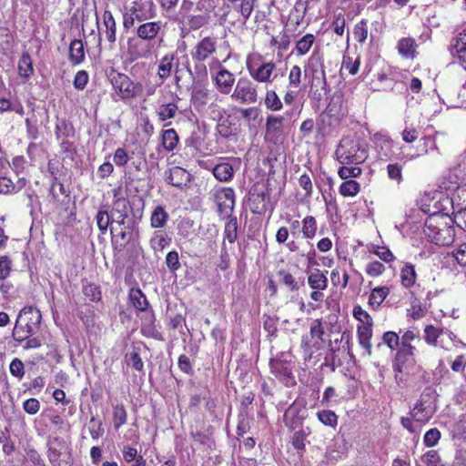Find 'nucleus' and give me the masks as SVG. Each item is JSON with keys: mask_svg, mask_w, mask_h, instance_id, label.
<instances>
[{"mask_svg": "<svg viewBox=\"0 0 466 466\" xmlns=\"http://www.w3.org/2000/svg\"><path fill=\"white\" fill-rule=\"evenodd\" d=\"M423 232L436 245L449 246L454 241L455 230L448 214L435 212L428 217Z\"/></svg>", "mask_w": 466, "mask_h": 466, "instance_id": "f257e3e1", "label": "nucleus"}, {"mask_svg": "<svg viewBox=\"0 0 466 466\" xmlns=\"http://www.w3.org/2000/svg\"><path fill=\"white\" fill-rule=\"evenodd\" d=\"M335 155L341 165H360L368 158L367 144L356 137H344L340 140Z\"/></svg>", "mask_w": 466, "mask_h": 466, "instance_id": "f03ea898", "label": "nucleus"}, {"mask_svg": "<svg viewBox=\"0 0 466 466\" xmlns=\"http://www.w3.org/2000/svg\"><path fill=\"white\" fill-rule=\"evenodd\" d=\"M437 397L436 390L431 387L424 389L414 408L410 412L416 422L425 424L432 418L437 410Z\"/></svg>", "mask_w": 466, "mask_h": 466, "instance_id": "7ed1b4c3", "label": "nucleus"}, {"mask_svg": "<svg viewBox=\"0 0 466 466\" xmlns=\"http://www.w3.org/2000/svg\"><path fill=\"white\" fill-rule=\"evenodd\" d=\"M47 458L52 466H72L70 444L60 437L49 438Z\"/></svg>", "mask_w": 466, "mask_h": 466, "instance_id": "20e7f679", "label": "nucleus"}, {"mask_svg": "<svg viewBox=\"0 0 466 466\" xmlns=\"http://www.w3.org/2000/svg\"><path fill=\"white\" fill-rule=\"evenodd\" d=\"M153 3H144L141 0L134 1L132 6L123 15V27L129 30L135 26L136 24H141L145 21L150 20L155 16V12L152 9Z\"/></svg>", "mask_w": 466, "mask_h": 466, "instance_id": "39448f33", "label": "nucleus"}, {"mask_svg": "<svg viewBox=\"0 0 466 466\" xmlns=\"http://www.w3.org/2000/svg\"><path fill=\"white\" fill-rule=\"evenodd\" d=\"M119 189H114V201L112 205V221L119 225L125 226V228L135 230L136 221L129 218V213L132 211L129 201L126 198L118 197Z\"/></svg>", "mask_w": 466, "mask_h": 466, "instance_id": "423d86ee", "label": "nucleus"}, {"mask_svg": "<svg viewBox=\"0 0 466 466\" xmlns=\"http://www.w3.org/2000/svg\"><path fill=\"white\" fill-rule=\"evenodd\" d=\"M230 97L240 105L256 104L258 100V86L249 78L239 77Z\"/></svg>", "mask_w": 466, "mask_h": 466, "instance_id": "0eeeda50", "label": "nucleus"}, {"mask_svg": "<svg viewBox=\"0 0 466 466\" xmlns=\"http://www.w3.org/2000/svg\"><path fill=\"white\" fill-rule=\"evenodd\" d=\"M110 82L122 99H129L137 96L140 87L133 83L126 74L112 72L109 76Z\"/></svg>", "mask_w": 466, "mask_h": 466, "instance_id": "6e6552de", "label": "nucleus"}, {"mask_svg": "<svg viewBox=\"0 0 466 466\" xmlns=\"http://www.w3.org/2000/svg\"><path fill=\"white\" fill-rule=\"evenodd\" d=\"M211 80L221 95H231L236 86V77L233 73L218 62L217 70L211 73Z\"/></svg>", "mask_w": 466, "mask_h": 466, "instance_id": "1a4fd4ad", "label": "nucleus"}, {"mask_svg": "<svg viewBox=\"0 0 466 466\" xmlns=\"http://www.w3.org/2000/svg\"><path fill=\"white\" fill-rule=\"evenodd\" d=\"M217 51V38L206 36L192 48L190 55L194 62L202 63L211 57Z\"/></svg>", "mask_w": 466, "mask_h": 466, "instance_id": "9d476101", "label": "nucleus"}, {"mask_svg": "<svg viewBox=\"0 0 466 466\" xmlns=\"http://www.w3.org/2000/svg\"><path fill=\"white\" fill-rule=\"evenodd\" d=\"M214 199L218 206L219 216L230 217L235 207V193L230 187H220L215 190Z\"/></svg>", "mask_w": 466, "mask_h": 466, "instance_id": "9b49d317", "label": "nucleus"}, {"mask_svg": "<svg viewBox=\"0 0 466 466\" xmlns=\"http://www.w3.org/2000/svg\"><path fill=\"white\" fill-rule=\"evenodd\" d=\"M41 319L40 311L36 308L29 306L21 309L16 320L21 323L27 332L35 333L39 329Z\"/></svg>", "mask_w": 466, "mask_h": 466, "instance_id": "f8f14e48", "label": "nucleus"}, {"mask_svg": "<svg viewBox=\"0 0 466 466\" xmlns=\"http://www.w3.org/2000/svg\"><path fill=\"white\" fill-rule=\"evenodd\" d=\"M153 46L137 35L128 37L127 42V54L134 60L147 58L152 53Z\"/></svg>", "mask_w": 466, "mask_h": 466, "instance_id": "ddd939ff", "label": "nucleus"}, {"mask_svg": "<svg viewBox=\"0 0 466 466\" xmlns=\"http://www.w3.org/2000/svg\"><path fill=\"white\" fill-rule=\"evenodd\" d=\"M163 31V24L161 21H145L139 24L135 34L138 37L147 40L151 44L158 35Z\"/></svg>", "mask_w": 466, "mask_h": 466, "instance_id": "4468645a", "label": "nucleus"}, {"mask_svg": "<svg viewBox=\"0 0 466 466\" xmlns=\"http://www.w3.org/2000/svg\"><path fill=\"white\" fill-rule=\"evenodd\" d=\"M248 71L251 78L258 83L272 82V74L276 68V64L272 61L264 63L258 67L247 66Z\"/></svg>", "mask_w": 466, "mask_h": 466, "instance_id": "2eb2a0df", "label": "nucleus"}, {"mask_svg": "<svg viewBox=\"0 0 466 466\" xmlns=\"http://www.w3.org/2000/svg\"><path fill=\"white\" fill-rule=\"evenodd\" d=\"M165 180L167 183L176 187H182L190 182V174L180 167H174L166 172Z\"/></svg>", "mask_w": 466, "mask_h": 466, "instance_id": "dca6fc26", "label": "nucleus"}, {"mask_svg": "<svg viewBox=\"0 0 466 466\" xmlns=\"http://www.w3.org/2000/svg\"><path fill=\"white\" fill-rule=\"evenodd\" d=\"M399 350L395 357L394 371L402 372V366L413 355L415 348L411 344L400 342Z\"/></svg>", "mask_w": 466, "mask_h": 466, "instance_id": "f3484780", "label": "nucleus"}, {"mask_svg": "<svg viewBox=\"0 0 466 466\" xmlns=\"http://www.w3.org/2000/svg\"><path fill=\"white\" fill-rule=\"evenodd\" d=\"M175 62L177 64V58L173 53H168L160 59L157 67V75L160 79L165 80L170 76Z\"/></svg>", "mask_w": 466, "mask_h": 466, "instance_id": "a211bd4d", "label": "nucleus"}, {"mask_svg": "<svg viewBox=\"0 0 466 466\" xmlns=\"http://www.w3.org/2000/svg\"><path fill=\"white\" fill-rule=\"evenodd\" d=\"M308 283L312 289L324 290L328 287V279L319 268L308 273Z\"/></svg>", "mask_w": 466, "mask_h": 466, "instance_id": "6ab92c4d", "label": "nucleus"}, {"mask_svg": "<svg viewBox=\"0 0 466 466\" xmlns=\"http://www.w3.org/2000/svg\"><path fill=\"white\" fill-rule=\"evenodd\" d=\"M360 344L366 350L369 356L371 355L372 324L360 325L357 329Z\"/></svg>", "mask_w": 466, "mask_h": 466, "instance_id": "aec40b11", "label": "nucleus"}, {"mask_svg": "<svg viewBox=\"0 0 466 466\" xmlns=\"http://www.w3.org/2000/svg\"><path fill=\"white\" fill-rule=\"evenodd\" d=\"M25 179H19L17 183H14L9 177L0 176V194H15L20 191L25 187Z\"/></svg>", "mask_w": 466, "mask_h": 466, "instance_id": "412c9836", "label": "nucleus"}, {"mask_svg": "<svg viewBox=\"0 0 466 466\" xmlns=\"http://www.w3.org/2000/svg\"><path fill=\"white\" fill-rule=\"evenodd\" d=\"M103 24L106 27L105 35L106 40L110 44H114L116 40V25L110 11H105L103 14Z\"/></svg>", "mask_w": 466, "mask_h": 466, "instance_id": "4be33fe9", "label": "nucleus"}, {"mask_svg": "<svg viewBox=\"0 0 466 466\" xmlns=\"http://www.w3.org/2000/svg\"><path fill=\"white\" fill-rule=\"evenodd\" d=\"M400 278L401 285L406 289H410L416 283L417 274L415 268L410 263H406L400 269Z\"/></svg>", "mask_w": 466, "mask_h": 466, "instance_id": "5701e85b", "label": "nucleus"}, {"mask_svg": "<svg viewBox=\"0 0 466 466\" xmlns=\"http://www.w3.org/2000/svg\"><path fill=\"white\" fill-rule=\"evenodd\" d=\"M417 44L414 38L404 37L398 42L399 53L406 58H414Z\"/></svg>", "mask_w": 466, "mask_h": 466, "instance_id": "b1692460", "label": "nucleus"}, {"mask_svg": "<svg viewBox=\"0 0 466 466\" xmlns=\"http://www.w3.org/2000/svg\"><path fill=\"white\" fill-rule=\"evenodd\" d=\"M85 58L84 45L81 40L75 39L70 43L69 60L74 65L80 64Z\"/></svg>", "mask_w": 466, "mask_h": 466, "instance_id": "393cba45", "label": "nucleus"}, {"mask_svg": "<svg viewBox=\"0 0 466 466\" xmlns=\"http://www.w3.org/2000/svg\"><path fill=\"white\" fill-rule=\"evenodd\" d=\"M213 175L218 180L227 182L233 178L234 169L228 163H219L213 168Z\"/></svg>", "mask_w": 466, "mask_h": 466, "instance_id": "a878e982", "label": "nucleus"}, {"mask_svg": "<svg viewBox=\"0 0 466 466\" xmlns=\"http://www.w3.org/2000/svg\"><path fill=\"white\" fill-rule=\"evenodd\" d=\"M128 297L136 309L145 311L147 309L148 301L145 294L139 289H131Z\"/></svg>", "mask_w": 466, "mask_h": 466, "instance_id": "bb28decb", "label": "nucleus"}, {"mask_svg": "<svg viewBox=\"0 0 466 466\" xmlns=\"http://www.w3.org/2000/svg\"><path fill=\"white\" fill-rule=\"evenodd\" d=\"M283 121V116H268L266 121V136L271 137H277L281 132Z\"/></svg>", "mask_w": 466, "mask_h": 466, "instance_id": "cd10ccee", "label": "nucleus"}, {"mask_svg": "<svg viewBox=\"0 0 466 466\" xmlns=\"http://www.w3.org/2000/svg\"><path fill=\"white\" fill-rule=\"evenodd\" d=\"M168 219V214L162 206H157L155 208L151 214L150 223L151 227L154 228H163Z\"/></svg>", "mask_w": 466, "mask_h": 466, "instance_id": "c85d7f7f", "label": "nucleus"}, {"mask_svg": "<svg viewBox=\"0 0 466 466\" xmlns=\"http://www.w3.org/2000/svg\"><path fill=\"white\" fill-rule=\"evenodd\" d=\"M178 111V106L176 103L162 104L157 108V115L160 121H166L174 118Z\"/></svg>", "mask_w": 466, "mask_h": 466, "instance_id": "c756f323", "label": "nucleus"}, {"mask_svg": "<svg viewBox=\"0 0 466 466\" xmlns=\"http://www.w3.org/2000/svg\"><path fill=\"white\" fill-rule=\"evenodd\" d=\"M208 100V91L205 88H195L191 93V102L196 110L203 108Z\"/></svg>", "mask_w": 466, "mask_h": 466, "instance_id": "7c9ffc66", "label": "nucleus"}, {"mask_svg": "<svg viewBox=\"0 0 466 466\" xmlns=\"http://www.w3.org/2000/svg\"><path fill=\"white\" fill-rule=\"evenodd\" d=\"M179 137L173 128L167 129L162 133V146L167 151H173L178 143Z\"/></svg>", "mask_w": 466, "mask_h": 466, "instance_id": "2f4dec72", "label": "nucleus"}, {"mask_svg": "<svg viewBox=\"0 0 466 466\" xmlns=\"http://www.w3.org/2000/svg\"><path fill=\"white\" fill-rule=\"evenodd\" d=\"M34 72L31 56L24 53L18 62V73L21 76L28 78Z\"/></svg>", "mask_w": 466, "mask_h": 466, "instance_id": "473e14b6", "label": "nucleus"}, {"mask_svg": "<svg viewBox=\"0 0 466 466\" xmlns=\"http://www.w3.org/2000/svg\"><path fill=\"white\" fill-rule=\"evenodd\" d=\"M315 42V36L312 34H307L296 43V52L298 56L306 55Z\"/></svg>", "mask_w": 466, "mask_h": 466, "instance_id": "72a5a7b5", "label": "nucleus"}, {"mask_svg": "<svg viewBox=\"0 0 466 466\" xmlns=\"http://www.w3.org/2000/svg\"><path fill=\"white\" fill-rule=\"evenodd\" d=\"M229 219L225 225L224 239L234 243L238 238V220L236 217H228Z\"/></svg>", "mask_w": 466, "mask_h": 466, "instance_id": "f704fd0d", "label": "nucleus"}, {"mask_svg": "<svg viewBox=\"0 0 466 466\" xmlns=\"http://www.w3.org/2000/svg\"><path fill=\"white\" fill-rule=\"evenodd\" d=\"M360 191V185L359 182L350 179L345 180L340 186H339V193L343 197H355L357 196Z\"/></svg>", "mask_w": 466, "mask_h": 466, "instance_id": "c9c22d12", "label": "nucleus"}, {"mask_svg": "<svg viewBox=\"0 0 466 466\" xmlns=\"http://www.w3.org/2000/svg\"><path fill=\"white\" fill-rule=\"evenodd\" d=\"M441 329L433 325H427L424 329V339L430 345L439 346Z\"/></svg>", "mask_w": 466, "mask_h": 466, "instance_id": "e433bc0d", "label": "nucleus"}, {"mask_svg": "<svg viewBox=\"0 0 466 466\" xmlns=\"http://www.w3.org/2000/svg\"><path fill=\"white\" fill-rule=\"evenodd\" d=\"M389 289L387 287H380L372 289L369 303L372 307H379L386 299L389 294Z\"/></svg>", "mask_w": 466, "mask_h": 466, "instance_id": "4c0bfd02", "label": "nucleus"}, {"mask_svg": "<svg viewBox=\"0 0 466 466\" xmlns=\"http://www.w3.org/2000/svg\"><path fill=\"white\" fill-rule=\"evenodd\" d=\"M317 232V222L314 217L307 216L302 220V234L306 238H313Z\"/></svg>", "mask_w": 466, "mask_h": 466, "instance_id": "58836bf2", "label": "nucleus"}, {"mask_svg": "<svg viewBox=\"0 0 466 466\" xmlns=\"http://www.w3.org/2000/svg\"><path fill=\"white\" fill-rule=\"evenodd\" d=\"M264 103L267 108L272 111H279L283 106L282 102L280 101L277 93L275 92V90L272 89L267 90Z\"/></svg>", "mask_w": 466, "mask_h": 466, "instance_id": "ea45409f", "label": "nucleus"}, {"mask_svg": "<svg viewBox=\"0 0 466 466\" xmlns=\"http://www.w3.org/2000/svg\"><path fill=\"white\" fill-rule=\"evenodd\" d=\"M168 243L169 238L161 231L154 232L150 239V246L155 251H162Z\"/></svg>", "mask_w": 466, "mask_h": 466, "instance_id": "a19ab883", "label": "nucleus"}, {"mask_svg": "<svg viewBox=\"0 0 466 466\" xmlns=\"http://www.w3.org/2000/svg\"><path fill=\"white\" fill-rule=\"evenodd\" d=\"M127 410L122 404H117L113 410V422L115 429H119L127 422Z\"/></svg>", "mask_w": 466, "mask_h": 466, "instance_id": "79ce46f5", "label": "nucleus"}, {"mask_svg": "<svg viewBox=\"0 0 466 466\" xmlns=\"http://www.w3.org/2000/svg\"><path fill=\"white\" fill-rule=\"evenodd\" d=\"M420 461L426 466H444V464L441 461V456L435 450H431L425 452L420 457Z\"/></svg>", "mask_w": 466, "mask_h": 466, "instance_id": "37998d69", "label": "nucleus"}, {"mask_svg": "<svg viewBox=\"0 0 466 466\" xmlns=\"http://www.w3.org/2000/svg\"><path fill=\"white\" fill-rule=\"evenodd\" d=\"M348 166L349 165H342L338 171V175L341 179L350 180V177H358L361 175L362 170L358 165L354 167Z\"/></svg>", "mask_w": 466, "mask_h": 466, "instance_id": "c03bdc74", "label": "nucleus"}, {"mask_svg": "<svg viewBox=\"0 0 466 466\" xmlns=\"http://www.w3.org/2000/svg\"><path fill=\"white\" fill-rule=\"evenodd\" d=\"M96 224L99 230L105 233L108 226L113 223L112 215H109L107 210H99L96 216Z\"/></svg>", "mask_w": 466, "mask_h": 466, "instance_id": "a18cd8bd", "label": "nucleus"}, {"mask_svg": "<svg viewBox=\"0 0 466 466\" xmlns=\"http://www.w3.org/2000/svg\"><path fill=\"white\" fill-rule=\"evenodd\" d=\"M318 419L326 426L335 428L338 423V416L331 410H320L317 413Z\"/></svg>", "mask_w": 466, "mask_h": 466, "instance_id": "49530a36", "label": "nucleus"}, {"mask_svg": "<svg viewBox=\"0 0 466 466\" xmlns=\"http://www.w3.org/2000/svg\"><path fill=\"white\" fill-rule=\"evenodd\" d=\"M387 174L389 178L396 181L398 185L403 180L402 166L399 163L389 164L387 166Z\"/></svg>", "mask_w": 466, "mask_h": 466, "instance_id": "de8ad7c7", "label": "nucleus"}, {"mask_svg": "<svg viewBox=\"0 0 466 466\" xmlns=\"http://www.w3.org/2000/svg\"><path fill=\"white\" fill-rule=\"evenodd\" d=\"M441 437V431L437 428H432L426 431L423 442L426 447L431 448L438 444Z\"/></svg>", "mask_w": 466, "mask_h": 466, "instance_id": "09e8293b", "label": "nucleus"}, {"mask_svg": "<svg viewBox=\"0 0 466 466\" xmlns=\"http://www.w3.org/2000/svg\"><path fill=\"white\" fill-rule=\"evenodd\" d=\"M360 65V57L353 59L350 56H344L342 60V68L346 69L350 75H356Z\"/></svg>", "mask_w": 466, "mask_h": 466, "instance_id": "8fccbe9b", "label": "nucleus"}, {"mask_svg": "<svg viewBox=\"0 0 466 466\" xmlns=\"http://www.w3.org/2000/svg\"><path fill=\"white\" fill-rule=\"evenodd\" d=\"M83 293L91 301H99L101 299V291L96 284L88 283L85 285L83 287Z\"/></svg>", "mask_w": 466, "mask_h": 466, "instance_id": "3c124183", "label": "nucleus"}, {"mask_svg": "<svg viewBox=\"0 0 466 466\" xmlns=\"http://www.w3.org/2000/svg\"><path fill=\"white\" fill-rule=\"evenodd\" d=\"M400 423L402 427L409 431L410 433L419 434L420 432L422 424L416 422L410 415V417H401Z\"/></svg>", "mask_w": 466, "mask_h": 466, "instance_id": "603ef678", "label": "nucleus"}, {"mask_svg": "<svg viewBox=\"0 0 466 466\" xmlns=\"http://www.w3.org/2000/svg\"><path fill=\"white\" fill-rule=\"evenodd\" d=\"M456 336L446 329H441V334L440 336L439 346L442 349L449 350L454 342Z\"/></svg>", "mask_w": 466, "mask_h": 466, "instance_id": "864d4df0", "label": "nucleus"}, {"mask_svg": "<svg viewBox=\"0 0 466 466\" xmlns=\"http://www.w3.org/2000/svg\"><path fill=\"white\" fill-rule=\"evenodd\" d=\"M354 38L360 43H364L368 37V25L367 22L361 20L358 23L353 31Z\"/></svg>", "mask_w": 466, "mask_h": 466, "instance_id": "5fc2aeb1", "label": "nucleus"}, {"mask_svg": "<svg viewBox=\"0 0 466 466\" xmlns=\"http://www.w3.org/2000/svg\"><path fill=\"white\" fill-rule=\"evenodd\" d=\"M279 275L280 277L281 283L288 287L289 290L295 291L299 289V284L292 274L285 270H280Z\"/></svg>", "mask_w": 466, "mask_h": 466, "instance_id": "6e6d98bb", "label": "nucleus"}, {"mask_svg": "<svg viewBox=\"0 0 466 466\" xmlns=\"http://www.w3.org/2000/svg\"><path fill=\"white\" fill-rule=\"evenodd\" d=\"M301 83V69L299 66H293L289 74V87L298 88Z\"/></svg>", "mask_w": 466, "mask_h": 466, "instance_id": "4d7b16f0", "label": "nucleus"}, {"mask_svg": "<svg viewBox=\"0 0 466 466\" xmlns=\"http://www.w3.org/2000/svg\"><path fill=\"white\" fill-rule=\"evenodd\" d=\"M208 17L205 15H196L187 16V25L190 29L198 30L208 24Z\"/></svg>", "mask_w": 466, "mask_h": 466, "instance_id": "13d9d810", "label": "nucleus"}, {"mask_svg": "<svg viewBox=\"0 0 466 466\" xmlns=\"http://www.w3.org/2000/svg\"><path fill=\"white\" fill-rule=\"evenodd\" d=\"M33 334L35 333L27 332V330L21 325V323H18L17 320L15 321V325L12 333V336L15 341L23 342Z\"/></svg>", "mask_w": 466, "mask_h": 466, "instance_id": "bf43d9fd", "label": "nucleus"}, {"mask_svg": "<svg viewBox=\"0 0 466 466\" xmlns=\"http://www.w3.org/2000/svg\"><path fill=\"white\" fill-rule=\"evenodd\" d=\"M9 370L14 377L21 380L25 375V365L21 360L15 358L11 361Z\"/></svg>", "mask_w": 466, "mask_h": 466, "instance_id": "052dcab7", "label": "nucleus"}, {"mask_svg": "<svg viewBox=\"0 0 466 466\" xmlns=\"http://www.w3.org/2000/svg\"><path fill=\"white\" fill-rule=\"evenodd\" d=\"M12 270V261L7 256L0 257V280L7 279Z\"/></svg>", "mask_w": 466, "mask_h": 466, "instance_id": "680f3d73", "label": "nucleus"}, {"mask_svg": "<svg viewBox=\"0 0 466 466\" xmlns=\"http://www.w3.org/2000/svg\"><path fill=\"white\" fill-rule=\"evenodd\" d=\"M133 234L134 230L126 228V230H123L115 236L114 242L119 245L120 248H125L133 238Z\"/></svg>", "mask_w": 466, "mask_h": 466, "instance_id": "e2e57ef3", "label": "nucleus"}, {"mask_svg": "<svg viewBox=\"0 0 466 466\" xmlns=\"http://www.w3.org/2000/svg\"><path fill=\"white\" fill-rule=\"evenodd\" d=\"M353 316L361 322V325L373 324L372 318L360 306H355Z\"/></svg>", "mask_w": 466, "mask_h": 466, "instance_id": "0e129e2a", "label": "nucleus"}, {"mask_svg": "<svg viewBox=\"0 0 466 466\" xmlns=\"http://www.w3.org/2000/svg\"><path fill=\"white\" fill-rule=\"evenodd\" d=\"M453 41L451 46L457 54L466 53V33L464 30Z\"/></svg>", "mask_w": 466, "mask_h": 466, "instance_id": "69168bd1", "label": "nucleus"}, {"mask_svg": "<svg viewBox=\"0 0 466 466\" xmlns=\"http://www.w3.org/2000/svg\"><path fill=\"white\" fill-rule=\"evenodd\" d=\"M383 342L391 350H396L400 345V337L393 331H387L382 337Z\"/></svg>", "mask_w": 466, "mask_h": 466, "instance_id": "338daca9", "label": "nucleus"}, {"mask_svg": "<svg viewBox=\"0 0 466 466\" xmlns=\"http://www.w3.org/2000/svg\"><path fill=\"white\" fill-rule=\"evenodd\" d=\"M385 270V266L380 261H373L367 265L366 273L370 277H378Z\"/></svg>", "mask_w": 466, "mask_h": 466, "instance_id": "774afa93", "label": "nucleus"}]
</instances>
